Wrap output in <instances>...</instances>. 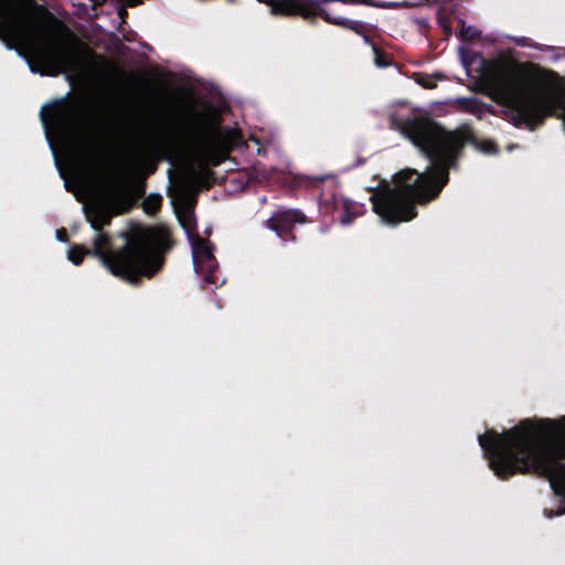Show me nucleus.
I'll return each mask as SVG.
<instances>
[{"label":"nucleus","instance_id":"nucleus-9","mask_svg":"<svg viewBox=\"0 0 565 565\" xmlns=\"http://www.w3.org/2000/svg\"><path fill=\"white\" fill-rule=\"evenodd\" d=\"M273 14L295 15L303 14L305 6L298 0H267Z\"/></svg>","mask_w":565,"mask_h":565},{"label":"nucleus","instance_id":"nucleus-11","mask_svg":"<svg viewBox=\"0 0 565 565\" xmlns=\"http://www.w3.org/2000/svg\"><path fill=\"white\" fill-rule=\"evenodd\" d=\"M162 202V196L157 193H150L145 198L142 202V207L145 213L148 215H154L159 210Z\"/></svg>","mask_w":565,"mask_h":565},{"label":"nucleus","instance_id":"nucleus-2","mask_svg":"<svg viewBox=\"0 0 565 565\" xmlns=\"http://www.w3.org/2000/svg\"><path fill=\"white\" fill-rule=\"evenodd\" d=\"M478 440L495 476L531 471L548 479L554 494L562 500L557 510L544 509L545 518L565 513V465L558 460L565 457V416L526 419L501 435L487 431Z\"/></svg>","mask_w":565,"mask_h":565},{"label":"nucleus","instance_id":"nucleus-5","mask_svg":"<svg viewBox=\"0 0 565 565\" xmlns=\"http://www.w3.org/2000/svg\"><path fill=\"white\" fill-rule=\"evenodd\" d=\"M40 116L54 157L58 152L72 170L88 166L92 150L78 109L65 103H55L42 107ZM55 163L58 164L57 158Z\"/></svg>","mask_w":565,"mask_h":565},{"label":"nucleus","instance_id":"nucleus-21","mask_svg":"<svg viewBox=\"0 0 565 565\" xmlns=\"http://www.w3.org/2000/svg\"><path fill=\"white\" fill-rule=\"evenodd\" d=\"M401 110H402V111H405V110H406V105H405V104H401Z\"/></svg>","mask_w":565,"mask_h":565},{"label":"nucleus","instance_id":"nucleus-17","mask_svg":"<svg viewBox=\"0 0 565 565\" xmlns=\"http://www.w3.org/2000/svg\"><path fill=\"white\" fill-rule=\"evenodd\" d=\"M124 1L128 6H135L137 3H140L142 0H124Z\"/></svg>","mask_w":565,"mask_h":565},{"label":"nucleus","instance_id":"nucleus-8","mask_svg":"<svg viewBox=\"0 0 565 565\" xmlns=\"http://www.w3.org/2000/svg\"><path fill=\"white\" fill-rule=\"evenodd\" d=\"M305 222V215L298 210H279L267 220V227L281 236L291 231L295 224Z\"/></svg>","mask_w":565,"mask_h":565},{"label":"nucleus","instance_id":"nucleus-3","mask_svg":"<svg viewBox=\"0 0 565 565\" xmlns=\"http://www.w3.org/2000/svg\"><path fill=\"white\" fill-rule=\"evenodd\" d=\"M0 39L23 52L32 73L84 72V43L31 0H0Z\"/></svg>","mask_w":565,"mask_h":565},{"label":"nucleus","instance_id":"nucleus-20","mask_svg":"<svg viewBox=\"0 0 565 565\" xmlns=\"http://www.w3.org/2000/svg\"><path fill=\"white\" fill-rule=\"evenodd\" d=\"M516 43L520 45H525V43L523 42V39L518 40Z\"/></svg>","mask_w":565,"mask_h":565},{"label":"nucleus","instance_id":"nucleus-15","mask_svg":"<svg viewBox=\"0 0 565 565\" xmlns=\"http://www.w3.org/2000/svg\"><path fill=\"white\" fill-rule=\"evenodd\" d=\"M460 32H461V35L466 39H473L477 35H479V32L471 26H467V28L462 26Z\"/></svg>","mask_w":565,"mask_h":565},{"label":"nucleus","instance_id":"nucleus-6","mask_svg":"<svg viewBox=\"0 0 565 565\" xmlns=\"http://www.w3.org/2000/svg\"><path fill=\"white\" fill-rule=\"evenodd\" d=\"M238 141L235 129L222 130L214 117L196 118L183 179L190 189L203 186L209 178V166L220 164Z\"/></svg>","mask_w":565,"mask_h":565},{"label":"nucleus","instance_id":"nucleus-12","mask_svg":"<svg viewBox=\"0 0 565 565\" xmlns=\"http://www.w3.org/2000/svg\"><path fill=\"white\" fill-rule=\"evenodd\" d=\"M89 252L83 246L76 245L70 248L67 253V258L74 264L79 265L83 260V257L87 255Z\"/></svg>","mask_w":565,"mask_h":565},{"label":"nucleus","instance_id":"nucleus-19","mask_svg":"<svg viewBox=\"0 0 565 565\" xmlns=\"http://www.w3.org/2000/svg\"><path fill=\"white\" fill-rule=\"evenodd\" d=\"M350 222H351V221L349 220V217H343V218L341 220V223H342V224H349Z\"/></svg>","mask_w":565,"mask_h":565},{"label":"nucleus","instance_id":"nucleus-4","mask_svg":"<svg viewBox=\"0 0 565 565\" xmlns=\"http://www.w3.org/2000/svg\"><path fill=\"white\" fill-rule=\"evenodd\" d=\"M119 190L106 186L86 210V218L97 232L94 239V255L108 270L129 282L139 276H152L162 264L161 252L167 244V234L162 228H143L136 233L127 246L118 252L109 248V238L102 233V227L110 217L121 212L118 207Z\"/></svg>","mask_w":565,"mask_h":565},{"label":"nucleus","instance_id":"nucleus-16","mask_svg":"<svg viewBox=\"0 0 565 565\" xmlns=\"http://www.w3.org/2000/svg\"><path fill=\"white\" fill-rule=\"evenodd\" d=\"M64 235H65V231H64V230H57V231H56V238H57L58 241H62V242H63V241H65Z\"/></svg>","mask_w":565,"mask_h":565},{"label":"nucleus","instance_id":"nucleus-22","mask_svg":"<svg viewBox=\"0 0 565 565\" xmlns=\"http://www.w3.org/2000/svg\"><path fill=\"white\" fill-rule=\"evenodd\" d=\"M60 174H61L62 178H65L63 170H60Z\"/></svg>","mask_w":565,"mask_h":565},{"label":"nucleus","instance_id":"nucleus-18","mask_svg":"<svg viewBox=\"0 0 565 565\" xmlns=\"http://www.w3.org/2000/svg\"><path fill=\"white\" fill-rule=\"evenodd\" d=\"M340 1L344 2V3L366 2V0H340Z\"/></svg>","mask_w":565,"mask_h":565},{"label":"nucleus","instance_id":"nucleus-1","mask_svg":"<svg viewBox=\"0 0 565 565\" xmlns=\"http://www.w3.org/2000/svg\"><path fill=\"white\" fill-rule=\"evenodd\" d=\"M391 124L408 138L430 161L427 171L405 169L394 178L393 188L371 196L374 212L388 225L407 222L415 216V203H425L438 195L448 181V169L456 153L468 140L462 131H447L437 124L405 118L391 113Z\"/></svg>","mask_w":565,"mask_h":565},{"label":"nucleus","instance_id":"nucleus-13","mask_svg":"<svg viewBox=\"0 0 565 565\" xmlns=\"http://www.w3.org/2000/svg\"><path fill=\"white\" fill-rule=\"evenodd\" d=\"M462 106L471 113H479L482 109V104L476 98H466L461 100Z\"/></svg>","mask_w":565,"mask_h":565},{"label":"nucleus","instance_id":"nucleus-10","mask_svg":"<svg viewBox=\"0 0 565 565\" xmlns=\"http://www.w3.org/2000/svg\"><path fill=\"white\" fill-rule=\"evenodd\" d=\"M322 17L329 23L351 29V30L355 31L356 33H362V31H363V24L360 21H352V20H348V19L341 18V17H338L329 10H324L322 12Z\"/></svg>","mask_w":565,"mask_h":565},{"label":"nucleus","instance_id":"nucleus-14","mask_svg":"<svg viewBox=\"0 0 565 565\" xmlns=\"http://www.w3.org/2000/svg\"><path fill=\"white\" fill-rule=\"evenodd\" d=\"M478 150L484 153H492L495 151V146L491 140H481L476 143Z\"/></svg>","mask_w":565,"mask_h":565},{"label":"nucleus","instance_id":"nucleus-7","mask_svg":"<svg viewBox=\"0 0 565 565\" xmlns=\"http://www.w3.org/2000/svg\"><path fill=\"white\" fill-rule=\"evenodd\" d=\"M178 218L191 245L195 273L201 275L205 282L217 286L220 281L215 271L216 263L212 246L203 238L194 235L195 224L192 212L189 207H185L182 212H178Z\"/></svg>","mask_w":565,"mask_h":565}]
</instances>
